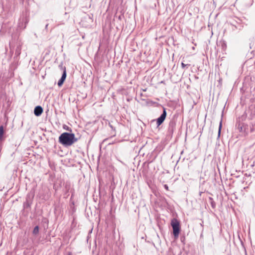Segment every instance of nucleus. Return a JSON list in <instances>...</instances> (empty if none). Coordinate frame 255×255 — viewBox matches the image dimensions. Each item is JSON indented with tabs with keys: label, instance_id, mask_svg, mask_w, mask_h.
<instances>
[{
	"label": "nucleus",
	"instance_id": "f257e3e1",
	"mask_svg": "<svg viewBox=\"0 0 255 255\" xmlns=\"http://www.w3.org/2000/svg\"><path fill=\"white\" fill-rule=\"evenodd\" d=\"M77 141L74 133L64 132L59 137V142L65 146H71Z\"/></svg>",
	"mask_w": 255,
	"mask_h": 255
},
{
	"label": "nucleus",
	"instance_id": "f03ea898",
	"mask_svg": "<svg viewBox=\"0 0 255 255\" xmlns=\"http://www.w3.org/2000/svg\"><path fill=\"white\" fill-rule=\"evenodd\" d=\"M171 225L173 228V235L175 238H177L180 230V223L177 219L174 218L171 220Z\"/></svg>",
	"mask_w": 255,
	"mask_h": 255
},
{
	"label": "nucleus",
	"instance_id": "7ed1b4c3",
	"mask_svg": "<svg viewBox=\"0 0 255 255\" xmlns=\"http://www.w3.org/2000/svg\"><path fill=\"white\" fill-rule=\"evenodd\" d=\"M237 129L242 133V134L246 135L249 133L248 126L243 123H239L237 125Z\"/></svg>",
	"mask_w": 255,
	"mask_h": 255
},
{
	"label": "nucleus",
	"instance_id": "20e7f679",
	"mask_svg": "<svg viewBox=\"0 0 255 255\" xmlns=\"http://www.w3.org/2000/svg\"><path fill=\"white\" fill-rule=\"evenodd\" d=\"M166 117V112L165 109L164 108L162 114L157 119V126H159L163 122V121L165 119Z\"/></svg>",
	"mask_w": 255,
	"mask_h": 255
},
{
	"label": "nucleus",
	"instance_id": "39448f33",
	"mask_svg": "<svg viewBox=\"0 0 255 255\" xmlns=\"http://www.w3.org/2000/svg\"><path fill=\"white\" fill-rule=\"evenodd\" d=\"M66 76H67L66 70H64V71H63V72L62 73L61 78L58 82V86L59 87H61L63 85V83L64 82V81L66 79Z\"/></svg>",
	"mask_w": 255,
	"mask_h": 255
},
{
	"label": "nucleus",
	"instance_id": "423d86ee",
	"mask_svg": "<svg viewBox=\"0 0 255 255\" xmlns=\"http://www.w3.org/2000/svg\"><path fill=\"white\" fill-rule=\"evenodd\" d=\"M66 76H67L66 70H64V71H63V72L62 73L61 78L58 82V86L59 87H61L63 85V83L64 82V81L66 79Z\"/></svg>",
	"mask_w": 255,
	"mask_h": 255
},
{
	"label": "nucleus",
	"instance_id": "0eeeda50",
	"mask_svg": "<svg viewBox=\"0 0 255 255\" xmlns=\"http://www.w3.org/2000/svg\"><path fill=\"white\" fill-rule=\"evenodd\" d=\"M43 109L40 106H36L34 110V114L36 116H39L41 115Z\"/></svg>",
	"mask_w": 255,
	"mask_h": 255
},
{
	"label": "nucleus",
	"instance_id": "6e6552de",
	"mask_svg": "<svg viewBox=\"0 0 255 255\" xmlns=\"http://www.w3.org/2000/svg\"><path fill=\"white\" fill-rule=\"evenodd\" d=\"M19 20L20 21L21 20V22H20L18 24V27L20 29L24 28L26 27V23L27 22V18L26 17H25L24 18H22V19H20Z\"/></svg>",
	"mask_w": 255,
	"mask_h": 255
},
{
	"label": "nucleus",
	"instance_id": "1a4fd4ad",
	"mask_svg": "<svg viewBox=\"0 0 255 255\" xmlns=\"http://www.w3.org/2000/svg\"><path fill=\"white\" fill-rule=\"evenodd\" d=\"M24 210L26 212H28L29 210H30V203L28 202L27 200L26 202L24 203L23 204Z\"/></svg>",
	"mask_w": 255,
	"mask_h": 255
},
{
	"label": "nucleus",
	"instance_id": "9d476101",
	"mask_svg": "<svg viewBox=\"0 0 255 255\" xmlns=\"http://www.w3.org/2000/svg\"><path fill=\"white\" fill-rule=\"evenodd\" d=\"M253 0H244V2L246 6H250L253 4Z\"/></svg>",
	"mask_w": 255,
	"mask_h": 255
},
{
	"label": "nucleus",
	"instance_id": "9b49d317",
	"mask_svg": "<svg viewBox=\"0 0 255 255\" xmlns=\"http://www.w3.org/2000/svg\"><path fill=\"white\" fill-rule=\"evenodd\" d=\"M4 133V130L3 126L0 127V140H1Z\"/></svg>",
	"mask_w": 255,
	"mask_h": 255
},
{
	"label": "nucleus",
	"instance_id": "f8f14e48",
	"mask_svg": "<svg viewBox=\"0 0 255 255\" xmlns=\"http://www.w3.org/2000/svg\"><path fill=\"white\" fill-rule=\"evenodd\" d=\"M250 131L252 132H255V121L250 126Z\"/></svg>",
	"mask_w": 255,
	"mask_h": 255
},
{
	"label": "nucleus",
	"instance_id": "ddd939ff",
	"mask_svg": "<svg viewBox=\"0 0 255 255\" xmlns=\"http://www.w3.org/2000/svg\"><path fill=\"white\" fill-rule=\"evenodd\" d=\"M39 227L38 226H36L34 229L33 230V234H35L38 232Z\"/></svg>",
	"mask_w": 255,
	"mask_h": 255
},
{
	"label": "nucleus",
	"instance_id": "4468645a",
	"mask_svg": "<svg viewBox=\"0 0 255 255\" xmlns=\"http://www.w3.org/2000/svg\"><path fill=\"white\" fill-rule=\"evenodd\" d=\"M59 68L63 71L64 70H66V67L63 66V64L61 63L59 65Z\"/></svg>",
	"mask_w": 255,
	"mask_h": 255
},
{
	"label": "nucleus",
	"instance_id": "2eb2a0df",
	"mask_svg": "<svg viewBox=\"0 0 255 255\" xmlns=\"http://www.w3.org/2000/svg\"><path fill=\"white\" fill-rule=\"evenodd\" d=\"M221 127H222V121H221L220 123V125H219V132H218L219 135H220V134Z\"/></svg>",
	"mask_w": 255,
	"mask_h": 255
},
{
	"label": "nucleus",
	"instance_id": "dca6fc26",
	"mask_svg": "<svg viewBox=\"0 0 255 255\" xmlns=\"http://www.w3.org/2000/svg\"><path fill=\"white\" fill-rule=\"evenodd\" d=\"M187 65L185 64L183 62L181 63V67L182 68H184Z\"/></svg>",
	"mask_w": 255,
	"mask_h": 255
},
{
	"label": "nucleus",
	"instance_id": "f3484780",
	"mask_svg": "<svg viewBox=\"0 0 255 255\" xmlns=\"http://www.w3.org/2000/svg\"><path fill=\"white\" fill-rule=\"evenodd\" d=\"M164 187L165 189H166L167 190H168V186L166 184H165L164 185Z\"/></svg>",
	"mask_w": 255,
	"mask_h": 255
}]
</instances>
